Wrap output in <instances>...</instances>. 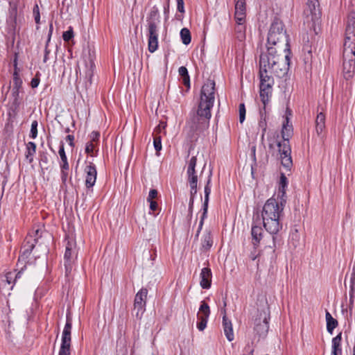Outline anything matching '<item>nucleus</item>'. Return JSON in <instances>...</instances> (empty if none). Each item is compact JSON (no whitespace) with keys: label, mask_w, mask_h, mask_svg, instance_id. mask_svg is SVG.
<instances>
[{"label":"nucleus","mask_w":355,"mask_h":355,"mask_svg":"<svg viewBox=\"0 0 355 355\" xmlns=\"http://www.w3.org/2000/svg\"><path fill=\"white\" fill-rule=\"evenodd\" d=\"M33 14L34 16L35 21L37 24L40 23V8L37 4H35L33 9Z\"/></svg>","instance_id":"44"},{"label":"nucleus","mask_w":355,"mask_h":355,"mask_svg":"<svg viewBox=\"0 0 355 355\" xmlns=\"http://www.w3.org/2000/svg\"><path fill=\"white\" fill-rule=\"evenodd\" d=\"M325 128V115L322 112L318 114L315 119V130L320 135Z\"/></svg>","instance_id":"31"},{"label":"nucleus","mask_w":355,"mask_h":355,"mask_svg":"<svg viewBox=\"0 0 355 355\" xmlns=\"http://www.w3.org/2000/svg\"><path fill=\"white\" fill-rule=\"evenodd\" d=\"M354 291V288L353 286H351V291H350V293H349V304H350V306L353 304Z\"/></svg>","instance_id":"56"},{"label":"nucleus","mask_w":355,"mask_h":355,"mask_svg":"<svg viewBox=\"0 0 355 355\" xmlns=\"http://www.w3.org/2000/svg\"><path fill=\"white\" fill-rule=\"evenodd\" d=\"M148 51L155 52L158 48V36H148Z\"/></svg>","instance_id":"37"},{"label":"nucleus","mask_w":355,"mask_h":355,"mask_svg":"<svg viewBox=\"0 0 355 355\" xmlns=\"http://www.w3.org/2000/svg\"><path fill=\"white\" fill-rule=\"evenodd\" d=\"M146 21H147V24L153 23L156 25H159V24L160 22L159 13L158 8L155 6L151 8V10L147 17Z\"/></svg>","instance_id":"29"},{"label":"nucleus","mask_w":355,"mask_h":355,"mask_svg":"<svg viewBox=\"0 0 355 355\" xmlns=\"http://www.w3.org/2000/svg\"><path fill=\"white\" fill-rule=\"evenodd\" d=\"M22 86V80L19 78L17 71L13 73V87L12 89V96L13 97V104L18 106L19 104V97L20 89Z\"/></svg>","instance_id":"19"},{"label":"nucleus","mask_w":355,"mask_h":355,"mask_svg":"<svg viewBox=\"0 0 355 355\" xmlns=\"http://www.w3.org/2000/svg\"><path fill=\"white\" fill-rule=\"evenodd\" d=\"M148 36H158V25L153 23L147 24Z\"/></svg>","instance_id":"40"},{"label":"nucleus","mask_w":355,"mask_h":355,"mask_svg":"<svg viewBox=\"0 0 355 355\" xmlns=\"http://www.w3.org/2000/svg\"><path fill=\"white\" fill-rule=\"evenodd\" d=\"M293 135V126L289 124V119L286 117L282 126V142H278L279 152L282 166L286 171H291L293 166L291 157V148L289 144V139Z\"/></svg>","instance_id":"4"},{"label":"nucleus","mask_w":355,"mask_h":355,"mask_svg":"<svg viewBox=\"0 0 355 355\" xmlns=\"http://www.w3.org/2000/svg\"><path fill=\"white\" fill-rule=\"evenodd\" d=\"M42 162L45 163V164H46L48 162V158H47V157L46 155H44V156H42L41 157V159H40V164L42 163Z\"/></svg>","instance_id":"59"},{"label":"nucleus","mask_w":355,"mask_h":355,"mask_svg":"<svg viewBox=\"0 0 355 355\" xmlns=\"http://www.w3.org/2000/svg\"><path fill=\"white\" fill-rule=\"evenodd\" d=\"M215 83L208 80L202 86L200 101L196 112H191L184 130L191 137L198 136L208 129L211 117V110L214 103Z\"/></svg>","instance_id":"1"},{"label":"nucleus","mask_w":355,"mask_h":355,"mask_svg":"<svg viewBox=\"0 0 355 355\" xmlns=\"http://www.w3.org/2000/svg\"><path fill=\"white\" fill-rule=\"evenodd\" d=\"M263 231L260 225L252 224L251 228L252 243L254 248L259 246L263 238Z\"/></svg>","instance_id":"22"},{"label":"nucleus","mask_w":355,"mask_h":355,"mask_svg":"<svg viewBox=\"0 0 355 355\" xmlns=\"http://www.w3.org/2000/svg\"><path fill=\"white\" fill-rule=\"evenodd\" d=\"M197 164V157L193 156L187 162V181L190 188L194 191V189L197 188L198 185V175L196 172L195 168Z\"/></svg>","instance_id":"12"},{"label":"nucleus","mask_w":355,"mask_h":355,"mask_svg":"<svg viewBox=\"0 0 355 355\" xmlns=\"http://www.w3.org/2000/svg\"><path fill=\"white\" fill-rule=\"evenodd\" d=\"M272 94V91L266 90V89L265 90L259 89V96H260L261 101L263 105V110L265 112H266V106L271 98Z\"/></svg>","instance_id":"33"},{"label":"nucleus","mask_w":355,"mask_h":355,"mask_svg":"<svg viewBox=\"0 0 355 355\" xmlns=\"http://www.w3.org/2000/svg\"><path fill=\"white\" fill-rule=\"evenodd\" d=\"M307 2H311V3H318V0H308Z\"/></svg>","instance_id":"61"},{"label":"nucleus","mask_w":355,"mask_h":355,"mask_svg":"<svg viewBox=\"0 0 355 355\" xmlns=\"http://www.w3.org/2000/svg\"><path fill=\"white\" fill-rule=\"evenodd\" d=\"M150 203V209L152 211H155L157 209V203L154 200L148 201Z\"/></svg>","instance_id":"55"},{"label":"nucleus","mask_w":355,"mask_h":355,"mask_svg":"<svg viewBox=\"0 0 355 355\" xmlns=\"http://www.w3.org/2000/svg\"><path fill=\"white\" fill-rule=\"evenodd\" d=\"M236 25L235 26V34L236 38L239 41H243L245 39V19H243L242 21L235 19Z\"/></svg>","instance_id":"25"},{"label":"nucleus","mask_w":355,"mask_h":355,"mask_svg":"<svg viewBox=\"0 0 355 355\" xmlns=\"http://www.w3.org/2000/svg\"><path fill=\"white\" fill-rule=\"evenodd\" d=\"M343 58L344 68L347 69L346 60H348L349 65L348 71H354L355 69V37H345Z\"/></svg>","instance_id":"8"},{"label":"nucleus","mask_w":355,"mask_h":355,"mask_svg":"<svg viewBox=\"0 0 355 355\" xmlns=\"http://www.w3.org/2000/svg\"><path fill=\"white\" fill-rule=\"evenodd\" d=\"M342 332L332 339L331 355H342L341 348Z\"/></svg>","instance_id":"26"},{"label":"nucleus","mask_w":355,"mask_h":355,"mask_svg":"<svg viewBox=\"0 0 355 355\" xmlns=\"http://www.w3.org/2000/svg\"><path fill=\"white\" fill-rule=\"evenodd\" d=\"M270 313L268 307H265L258 311V314L254 319V332L258 338H263L266 336L269 325Z\"/></svg>","instance_id":"6"},{"label":"nucleus","mask_w":355,"mask_h":355,"mask_svg":"<svg viewBox=\"0 0 355 355\" xmlns=\"http://www.w3.org/2000/svg\"><path fill=\"white\" fill-rule=\"evenodd\" d=\"M260 85L259 89L272 91L274 79L268 73L259 72Z\"/></svg>","instance_id":"21"},{"label":"nucleus","mask_w":355,"mask_h":355,"mask_svg":"<svg viewBox=\"0 0 355 355\" xmlns=\"http://www.w3.org/2000/svg\"><path fill=\"white\" fill-rule=\"evenodd\" d=\"M24 268L25 266H23V267L21 268L20 270L17 273H15V271L7 272L5 275V278L8 284H15L17 279L21 277L22 271L24 270Z\"/></svg>","instance_id":"30"},{"label":"nucleus","mask_w":355,"mask_h":355,"mask_svg":"<svg viewBox=\"0 0 355 355\" xmlns=\"http://www.w3.org/2000/svg\"><path fill=\"white\" fill-rule=\"evenodd\" d=\"M74 139V137L73 135H67V140L69 141V145L73 146V141Z\"/></svg>","instance_id":"58"},{"label":"nucleus","mask_w":355,"mask_h":355,"mask_svg":"<svg viewBox=\"0 0 355 355\" xmlns=\"http://www.w3.org/2000/svg\"><path fill=\"white\" fill-rule=\"evenodd\" d=\"M58 153H59V155L60 157L61 162H62V163L60 164V168L69 169V164H68V162H67V156H66V154H65V152H64V149L63 145H62L60 147Z\"/></svg>","instance_id":"38"},{"label":"nucleus","mask_w":355,"mask_h":355,"mask_svg":"<svg viewBox=\"0 0 355 355\" xmlns=\"http://www.w3.org/2000/svg\"><path fill=\"white\" fill-rule=\"evenodd\" d=\"M197 191H198L197 188L194 189V193H193V191L192 190V188H190V200H189V211L191 214L193 211L194 198L197 193Z\"/></svg>","instance_id":"41"},{"label":"nucleus","mask_w":355,"mask_h":355,"mask_svg":"<svg viewBox=\"0 0 355 355\" xmlns=\"http://www.w3.org/2000/svg\"><path fill=\"white\" fill-rule=\"evenodd\" d=\"M53 24H51L50 26H49V40H50V38H51V36L52 35V33H53Z\"/></svg>","instance_id":"60"},{"label":"nucleus","mask_w":355,"mask_h":355,"mask_svg":"<svg viewBox=\"0 0 355 355\" xmlns=\"http://www.w3.org/2000/svg\"><path fill=\"white\" fill-rule=\"evenodd\" d=\"M164 12L166 17H168V15L169 12V2L168 1L167 4L164 8Z\"/></svg>","instance_id":"57"},{"label":"nucleus","mask_w":355,"mask_h":355,"mask_svg":"<svg viewBox=\"0 0 355 355\" xmlns=\"http://www.w3.org/2000/svg\"><path fill=\"white\" fill-rule=\"evenodd\" d=\"M288 186V180L285 175V174L282 173L280 177V181H279V191H278V196L281 198V201L283 202V203L286 202V187Z\"/></svg>","instance_id":"27"},{"label":"nucleus","mask_w":355,"mask_h":355,"mask_svg":"<svg viewBox=\"0 0 355 355\" xmlns=\"http://www.w3.org/2000/svg\"><path fill=\"white\" fill-rule=\"evenodd\" d=\"M180 35L182 42L184 45H188L189 44H190V42L191 41V33L188 28H183L180 31Z\"/></svg>","instance_id":"36"},{"label":"nucleus","mask_w":355,"mask_h":355,"mask_svg":"<svg viewBox=\"0 0 355 355\" xmlns=\"http://www.w3.org/2000/svg\"><path fill=\"white\" fill-rule=\"evenodd\" d=\"M94 144L93 142L89 141V142L87 143L86 147H85V153H86L93 155L92 153L94 152Z\"/></svg>","instance_id":"47"},{"label":"nucleus","mask_w":355,"mask_h":355,"mask_svg":"<svg viewBox=\"0 0 355 355\" xmlns=\"http://www.w3.org/2000/svg\"><path fill=\"white\" fill-rule=\"evenodd\" d=\"M73 37V31L72 27H69V30L64 31L62 34V38L64 41L69 42L71 39Z\"/></svg>","instance_id":"45"},{"label":"nucleus","mask_w":355,"mask_h":355,"mask_svg":"<svg viewBox=\"0 0 355 355\" xmlns=\"http://www.w3.org/2000/svg\"><path fill=\"white\" fill-rule=\"evenodd\" d=\"M99 137H100V134L98 132L93 131L90 135V139H91L90 142L94 143V141H98L99 139Z\"/></svg>","instance_id":"49"},{"label":"nucleus","mask_w":355,"mask_h":355,"mask_svg":"<svg viewBox=\"0 0 355 355\" xmlns=\"http://www.w3.org/2000/svg\"><path fill=\"white\" fill-rule=\"evenodd\" d=\"M36 243L37 239H33L31 235L26 236L22 247V251L19 257V262H23L22 263H24V266H26V259L28 258Z\"/></svg>","instance_id":"14"},{"label":"nucleus","mask_w":355,"mask_h":355,"mask_svg":"<svg viewBox=\"0 0 355 355\" xmlns=\"http://www.w3.org/2000/svg\"><path fill=\"white\" fill-rule=\"evenodd\" d=\"M71 319L67 316V321L62 335V343L58 355H70Z\"/></svg>","instance_id":"9"},{"label":"nucleus","mask_w":355,"mask_h":355,"mask_svg":"<svg viewBox=\"0 0 355 355\" xmlns=\"http://www.w3.org/2000/svg\"><path fill=\"white\" fill-rule=\"evenodd\" d=\"M153 144L155 149L157 152H159L162 149V142L160 137H155L154 138Z\"/></svg>","instance_id":"46"},{"label":"nucleus","mask_w":355,"mask_h":355,"mask_svg":"<svg viewBox=\"0 0 355 355\" xmlns=\"http://www.w3.org/2000/svg\"><path fill=\"white\" fill-rule=\"evenodd\" d=\"M252 152H253V154L254 155H255V147L252 148Z\"/></svg>","instance_id":"63"},{"label":"nucleus","mask_w":355,"mask_h":355,"mask_svg":"<svg viewBox=\"0 0 355 355\" xmlns=\"http://www.w3.org/2000/svg\"><path fill=\"white\" fill-rule=\"evenodd\" d=\"M282 52L275 46H267V51L263 52L260 55L259 72L268 73V69L271 67L272 64H275L278 60H281L280 53Z\"/></svg>","instance_id":"5"},{"label":"nucleus","mask_w":355,"mask_h":355,"mask_svg":"<svg viewBox=\"0 0 355 355\" xmlns=\"http://www.w3.org/2000/svg\"><path fill=\"white\" fill-rule=\"evenodd\" d=\"M85 172L86 173L85 185L87 188H92L95 184L97 175L94 164L90 162L85 166Z\"/></svg>","instance_id":"18"},{"label":"nucleus","mask_w":355,"mask_h":355,"mask_svg":"<svg viewBox=\"0 0 355 355\" xmlns=\"http://www.w3.org/2000/svg\"><path fill=\"white\" fill-rule=\"evenodd\" d=\"M148 290L141 288L137 292L134 300V311L137 318H141L142 314L146 310V304L147 299Z\"/></svg>","instance_id":"11"},{"label":"nucleus","mask_w":355,"mask_h":355,"mask_svg":"<svg viewBox=\"0 0 355 355\" xmlns=\"http://www.w3.org/2000/svg\"><path fill=\"white\" fill-rule=\"evenodd\" d=\"M211 174H210L208 177V180L207 182L206 185L205 186L204 193H205V200L202 205V214L200 218V220L199 223L198 229L196 235V237H198L199 236V234L202 228L203 224H204V220L207 218V210H208V205H209V195L211 193Z\"/></svg>","instance_id":"13"},{"label":"nucleus","mask_w":355,"mask_h":355,"mask_svg":"<svg viewBox=\"0 0 355 355\" xmlns=\"http://www.w3.org/2000/svg\"><path fill=\"white\" fill-rule=\"evenodd\" d=\"M345 37H355V12H352L347 17Z\"/></svg>","instance_id":"24"},{"label":"nucleus","mask_w":355,"mask_h":355,"mask_svg":"<svg viewBox=\"0 0 355 355\" xmlns=\"http://www.w3.org/2000/svg\"><path fill=\"white\" fill-rule=\"evenodd\" d=\"M31 234H29L28 236H32L33 239H37V241L38 240V238L41 236L40 230L39 229L35 230Z\"/></svg>","instance_id":"54"},{"label":"nucleus","mask_w":355,"mask_h":355,"mask_svg":"<svg viewBox=\"0 0 355 355\" xmlns=\"http://www.w3.org/2000/svg\"><path fill=\"white\" fill-rule=\"evenodd\" d=\"M94 67L92 65L90 66V68L87 69L86 72V77L88 78V80L92 82V77L93 76Z\"/></svg>","instance_id":"52"},{"label":"nucleus","mask_w":355,"mask_h":355,"mask_svg":"<svg viewBox=\"0 0 355 355\" xmlns=\"http://www.w3.org/2000/svg\"><path fill=\"white\" fill-rule=\"evenodd\" d=\"M209 314V305L205 302H202L198 313L199 322L197 323V327L200 331H203L206 328Z\"/></svg>","instance_id":"15"},{"label":"nucleus","mask_w":355,"mask_h":355,"mask_svg":"<svg viewBox=\"0 0 355 355\" xmlns=\"http://www.w3.org/2000/svg\"><path fill=\"white\" fill-rule=\"evenodd\" d=\"M157 191L156 189H150L147 198V201L153 200L157 196Z\"/></svg>","instance_id":"48"},{"label":"nucleus","mask_w":355,"mask_h":355,"mask_svg":"<svg viewBox=\"0 0 355 355\" xmlns=\"http://www.w3.org/2000/svg\"><path fill=\"white\" fill-rule=\"evenodd\" d=\"M272 241H273V245H274V247L275 246V236H272Z\"/></svg>","instance_id":"62"},{"label":"nucleus","mask_w":355,"mask_h":355,"mask_svg":"<svg viewBox=\"0 0 355 355\" xmlns=\"http://www.w3.org/2000/svg\"><path fill=\"white\" fill-rule=\"evenodd\" d=\"M284 203H279L275 198L268 199L264 204L261 217L263 225L271 234H276L282 228L280 218L283 213Z\"/></svg>","instance_id":"2"},{"label":"nucleus","mask_w":355,"mask_h":355,"mask_svg":"<svg viewBox=\"0 0 355 355\" xmlns=\"http://www.w3.org/2000/svg\"><path fill=\"white\" fill-rule=\"evenodd\" d=\"M325 318L327 321V330L330 334H332L334 329L338 326V321L334 319L328 311H326Z\"/></svg>","instance_id":"32"},{"label":"nucleus","mask_w":355,"mask_h":355,"mask_svg":"<svg viewBox=\"0 0 355 355\" xmlns=\"http://www.w3.org/2000/svg\"><path fill=\"white\" fill-rule=\"evenodd\" d=\"M304 22L311 28L315 31V26L320 24L321 18V11L320 10L319 3L307 2L304 10Z\"/></svg>","instance_id":"7"},{"label":"nucleus","mask_w":355,"mask_h":355,"mask_svg":"<svg viewBox=\"0 0 355 355\" xmlns=\"http://www.w3.org/2000/svg\"><path fill=\"white\" fill-rule=\"evenodd\" d=\"M213 244L212 236L210 232H207L202 236V248L205 250L210 249Z\"/></svg>","instance_id":"34"},{"label":"nucleus","mask_w":355,"mask_h":355,"mask_svg":"<svg viewBox=\"0 0 355 355\" xmlns=\"http://www.w3.org/2000/svg\"><path fill=\"white\" fill-rule=\"evenodd\" d=\"M40 83V78L38 77V74H36L35 77L33 78L31 82V85L33 88H36Z\"/></svg>","instance_id":"50"},{"label":"nucleus","mask_w":355,"mask_h":355,"mask_svg":"<svg viewBox=\"0 0 355 355\" xmlns=\"http://www.w3.org/2000/svg\"><path fill=\"white\" fill-rule=\"evenodd\" d=\"M227 306L225 300H223V308L221 310V313L223 314V327L224 330V334L229 341H232L234 338L233 327L231 320H228L226 314V309Z\"/></svg>","instance_id":"16"},{"label":"nucleus","mask_w":355,"mask_h":355,"mask_svg":"<svg viewBox=\"0 0 355 355\" xmlns=\"http://www.w3.org/2000/svg\"><path fill=\"white\" fill-rule=\"evenodd\" d=\"M37 125L38 123L36 120L33 121L31 123L30 137L32 139H35L37 136Z\"/></svg>","instance_id":"42"},{"label":"nucleus","mask_w":355,"mask_h":355,"mask_svg":"<svg viewBox=\"0 0 355 355\" xmlns=\"http://www.w3.org/2000/svg\"><path fill=\"white\" fill-rule=\"evenodd\" d=\"M36 153V144L33 141H29L26 145L25 157L29 164H32L34 155Z\"/></svg>","instance_id":"28"},{"label":"nucleus","mask_w":355,"mask_h":355,"mask_svg":"<svg viewBox=\"0 0 355 355\" xmlns=\"http://www.w3.org/2000/svg\"><path fill=\"white\" fill-rule=\"evenodd\" d=\"M353 355H355V347H353Z\"/></svg>","instance_id":"64"},{"label":"nucleus","mask_w":355,"mask_h":355,"mask_svg":"<svg viewBox=\"0 0 355 355\" xmlns=\"http://www.w3.org/2000/svg\"><path fill=\"white\" fill-rule=\"evenodd\" d=\"M68 170L69 169L61 168V179L64 184L66 182L68 178Z\"/></svg>","instance_id":"51"},{"label":"nucleus","mask_w":355,"mask_h":355,"mask_svg":"<svg viewBox=\"0 0 355 355\" xmlns=\"http://www.w3.org/2000/svg\"><path fill=\"white\" fill-rule=\"evenodd\" d=\"M235 13L234 19L242 21L246 17V3L245 0H234Z\"/></svg>","instance_id":"20"},{"label":"nucleus","mask_w":355,"mask_h":355,"mask_svg":"<svg viewBox=\"0 0 355 355\" xmlns=\"http://www.w3.org/2000/svg\"><path fill=\"white\" fill-rule=\"evenodd\" d=\"M267 46H275L279 51L290 53L288 36L282 21L278 19H275L270 26Z\"/></svg>","instance_id":"3"},{"label":"nucleus","mask_w":355,"mask_h":355,"mask_svg":"<svg viewBox=\"0 0 355 355\" xmlns=\"http://www.w3.org/2000/svg\"><path fill=\"white\" fill-rule=\"evenodd\" d=\"M289 53L287 52L284 56V60L281 58L278 60L275 64H272L271 67L268 69V74L273 73L278 78L284 77L288 71L289 65Z\"/></svg>","instance_id":"10"},{"label":"nucleus","mask_w":355,"mask_h":355,"mask_svg":"<svg viewBox=\"0 0 355 355\" xmlns=\"http://www.w3.org/2000/svg\"><path fill=\"white\" fill-rule=\"evenodd\" d=\"M75 254V243L73 241H68L66 245L64 258L65 260L64 266L66 272H68L71 269V263L73 255Z\"/></svg>","instance_id":"17"},{"label":"nucleus","mask_w":355,"mask_h":355,"mask_svg":"<svg viewBox=\"0 0 355 355\" xmlns=\"http://www.w3.org/2000/svg\"><path fill=\"white\" fill-rule=\"evenodd\" d=\"M239 121L241 123H242L245 121V112H246L244 103H241L239 105Z\"/></svg>","instance_id":"43"},{"label":"nucleus","mask_w":355,"mask_h":355,"mask_svg":"<svg viewBox=\"0 0 355 355\" xmlns=\"http://www.w3.org/2000/svg\"><path fill=\"white\" fill-rule=\"evenodd\" d=\"M266 113L267 110H266V112L263 108L260 109L259 114H260V121H259V126L263 128V130L265 131L266 128Z\"/></svg>","instance_id":"39"},{"label":"nucleus","mask_w":355,"mask_h":355,"mask_svg":"<svg viewBox=\"0 0 355 355\" xmlns=\"http://www.w3.org/2000/svg\"><path fill=\"white\" fill-rule=\"evenodd\" d=\"M179 75L182 78V83L183 84L187 87L188 88L190 87V78L188 73V70L185 67H180L178 69Z\"/></svg>","instance_id":"35"},{"label":"nucleus","mask_w":355,"mask_h":355,"mask_svg":"<svg viewBox=\"0 0 355 355\" xmlns=\"http://www.w3.org/2000/svg\"><path fill=\"white\" fill-rule=\"evenodd\" d=\"M177 8L178 10L180 12H184L183 0H177Z\"/></svg>","instance_id":"53"},{"label":"nucleus","mask_w":355,"mask_h":355,"mask_svg":"<svg viewBox=\"0 0 355 355\" xmlns=\"http://www.w3.org/2000/svg\"><path fill=\"white\" fill-rule=\"evenodd\" d=\"M200 286L202 288H209L211 286V272L209 268H204L200 273Z\"/></svg>","instance_id":"23"}]
</instances>
